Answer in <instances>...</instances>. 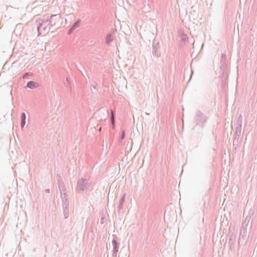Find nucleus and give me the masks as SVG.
Masks as SVG:
<instances>
[{
    "label": "nucleus",
    "mask_w": 257,
    "mask_h": 257,
    "mask_svg": "<svg viewBox=\"0 0 257 257\" xmlns=\"http://www.w3.org/2000/svg\"><path fill=\"white\" fill-rule=\"evenodd\" d=\"M91 181L89 179L81 178L77 182L75 191L77 193H81L87 191L90 186Z\"/></svg>",
    "instance_id": "1"
},
{
    "label": "nucleus",
    "mask_w": 257,
    "mask_h": 257,
    "mask_svg": "<svg viewBox=\"0 0 257 257\" xmlns=\"http://www.w3.org/2000/svg\"><path fill=\"white\" fill-rule=\"evenodd\" d=\"M52 28L48 21V18L46 20H40L37 28L38 35H40L43 33L48 34Z\"/></svg>",
    "instance_id": "2"
},
{
    "label": "nucleus",
    "mask_w": 257,
    "mask_h": 257,
    "mask_svg": "<svg viewBox=\"0 0 257 257\" xmlns=\"http://www.w3.org/2000/svg\"><path fill=\"white\" fill-rule=\"evenodd\" d=\"M207 117L200 111L198 110L195 114V120L196 125L203 127L206 122Z\"/></svg>",
    "instance_id": "3"
},
{
    "label": "nucleus",
    "mask_w": 257,
    "mask_h": 257,
    "mask_svg": "<svg viewBox=\"0 0 257 257\" xmlns=\"http://www.w3.org/2000/svg\"><path fill=\"white\" fill-rule=\"evenodd\" d=\"M152 54L154 57L157 58L160 57L161 55L159 42L156 39H154L153 41Z\"/></svg>",
    "instance_id": "4"
},
{
    "label": "nucleus",
    "mask_w": 257,
    "mask_h": 257,
    "mask_svg": "<svg viewBox=\"0 0 257 257\" xmlns=\"http://www.w3.org/2000/svg\"><path fill=\"white\" fill-rule=\"evenodd\" d=\"M242 121V116L241 114H239L236 122V127L234 134V137L239 138L241 132Z\"/></svg>",
    "instance_id": "5"
},
{
    "label": "nucleus",
    "mask_w": 257,
    "mask_h": 257,
    "mask_svg": "<svg viewBox=\"0 0 257 257\" xmlns=\"http://www.w3.org/2000/svg\"><path fill=\"white\" fill-rule=\"evenodd\" d=\"M112 245L113 246V250L111 257H117V254L119 247V244L117 242V236L116 235H113Z\"/></svg>",
    "instance_id": "6"
},
{
    "label": "nucleus",
    "mask_w": 257,
    "mask_h": 257,
    "mask_svg": "<svg viewBox=\"0 0 257 257\" xmlns=\"http://www.w3.org/2000/svg\"><path fill=\"white\" fill-rule=\"evenodd\" d=\"M220 68L222 71L223 75H225L226 73L227 62L226 55L224 53H222L221 55Z\"/></svg>",
    "instance_id": "7"
},
{
    "label": "nucleus",
    "mask_w": 257,
    "mask_h": 257,
    "mask_svg": "<svg viewBox=\"0 0 257 257\" xmlns=\"http://www.w3.org/2000/svg\"><path fill=\"white\" fill-rule=\"evenodd\" d=\"M60 16L59 15H52L51 16L50 19H48V21L51 25V27H53L57 25L59 21L60 20Z\"/></svg>",
    "instance_id": "8"
},
{
    "label": "nucleus",
    "mask_w": 257,
    "mask_h": 257,
    "mask_svg": "<svg viewBox=\"0 0 257 257\" xmlns=\"http://www.w3.org/2000/svg\"><path fill=\"white\" fill-rule=\"evenodd\" d=\"M40 86V85L36 82L31 80L27 82L26 86L25 88H29L31 89L37 88Z\"/></svg>",
    "instance_id": "9"
},
{
    "label": "nucleus",
    "mask_w": 257,
    "mask_h": 257,
    "mask_svg": "<svg viewBox=\"0 0 257 257\" xmlns=\"http://www.w3.org/2000/svg\"><path fill=\"white\" fill-rule=\"evenodd\" d=\"M251 217L250 216H247L243 222L242 223L241 228L240 230H247V227L248 226L249 222L250 221Z\"/></svg>",
    "instance_id": "10"
},
{
    "label": "nucleus",
    "mask_w": 257,
    "mask_h": 257,
    "mask_svg": "<svg viewBox=\"0 0 257 257\" xmlns=\"http://www.w3.org/2000/svg\"><path fill=\"white\" fill-rule=\"evenodd\" d=\"M246 233H247V230L244 231V230H240L239 237L238 239L239 245H240V242L242 241H244L245 239Z\"/></svg>",
    "instance_id": "11"
},
{
    "label": "nucleus",
    "mask_w": 257,
    "mask_h": 257,
    "mask_svg": "<svg viewBox=\"0 0 257 257\" xmlns=\"http://www.w3.org/2000/svg\"><path fill=\"white\" fill-rule=\"evenodd\" d=\"M26 115L25 112H23L21 114V128L23 130L26 124Z\"/></svg>",
    "instance_id": "12"
},
{
    "label": "nucleus",
    "mask_w": 257,
    "mask_h": 257,
    "mask_svg": "<svg viewBox=\"0 0 257 257\" xmlns=\"http://www.w3.org/2000/svg\"><path fill=\"white\" fill-rule=\"evenodd\" d=\"M236 241V237L229 238V247L231 251H233L235 247V243Z\"/></svg>",
    "instance_id": "13"
},
{
    "label": "nucleus",
    "mask_w": 257,
    "mask_h": 257,
    "mask_svg": "<svg viewBox=\"0 0 257 257\" xmlns=\"http://www.w3.org/2000/svg\"><path fill=\"white\" fill-rule=\"evenodd\" d=\"M125 194H123V195L120 198L119 201V205L118 206V211L119 212L120 210L123 208V204L125 200Z\"/></svg>",
    "instance_id": "14"
},
{
    "label": "nucleus",
    "mask_w": 257,
    "mask_h": 257,
    "mask_svg": "<svg viewBox=\"0 0 257 257\" xmlns=\"http://www.w3.org/2000/svg\"><path fill=\"white\" fill-rule=\"evenodd\" d=\"M113 40L112 34L111 33H109L107 34L105 38L106 44L109 45V43Z\"/></svg>",
    "instance_id": "15"
},
{
    "label": "nucleus",
    "mask_w": 257,
    "mask_h": 257,
    "mask_svg": "<svg viewBox=\"0 0 257 257\" xmlns=\"http://www.w3.org/2000/svg\"><path fill=\"white\" fill-rule=\"evenodd\" d=\"M58 186L60 193L66 192V188L64 182L58 184Z\"/></svg>",
    "instance_id": "16"
},
{
    "label": "nucleus",
    "mask_w": 257,
    "mask_h": 257,
    "mask_svg": "<svg viewBox=\"0 0 257 257\" xmlns=\"http://www.w3.org/2000/svg\"><path fill=\"white\" fill-rule=\"evenodd\" d=\"M81 22L80 19H78L71 27L74 30H75L79 26L80 23Z\"/></svg>",
    "instance_id": "17"
},
{
    "label": "nucleus",
    "mask_w": 257,
    "mask_h": 257,
    "mask_svg": "<svg viewBox=\"0 0 257 257\" xmlns=\"http://www.w3.org/2000/svg\"><path fill=\"white\" fill-rule=\"evenodd\" d=\"M61 197L62 199V201H65V200L68 201V196L66 193V192H64L60 193Z\"/></svg>",
    "instance_id": "18"
},
{
    "label": "nucleus",
    "mask_w": 257,
    "mask_h": 257,
    "mask_svg": "<svg viewBox=\"0 0 257 257\" xmlns=\"http://www.w3.org/2000/svg\"><path fill=\"white\" fill-rule=\"evenodd\" d=\"M69 206V202L68 200H65V201H62V207L63 209H68Z\"/></svg>",
    "instance_id": "19"
},
{
    "label": "nucleus",
    "mask_w": 257,
    "mask_h": 257,
    "mask_svg": "<svg viewBox=\"0 0 257 257\" xmlns=\"http://www.w3.org/2000/svg\"><path fill=\"white\" fill-rule=\"evenodd\" d=\"M56 180L57 181V184H60L61 183H63V181L62 180V178L60 175L57 174L56 175Z\"/></svg>",
    "instance_id": "20"
},
{
    "label": "nucleus",
    "mask_w": 257,
    "mask_h": 257,
    "mask_svg": "<svg viewBox=\"0 0 257 257\" xmlns=\"http://www.w3.org/2000/svg\"><path fill=\"white\" fill-rule=\"evenodd\" d=\"M69 208L68 209H63V213L65 218H67L69 216Z\"/></svg>",
    "instance_id": "21"
},
{
    "label": "nucleus",
    "mask_w": 257,
    "mask_h": 257,
    "mask_svg": "<svg viewBox=\"0 0 257 257\" xmlns=\"http://www.w3.org/2000/svg\"><path fill=\"white\" fill-rule=\"evenodd\" d=\"M228 236H229V238L236 237L235 235L234 234V233L231 230H230V229L229 230V231H228Z\"/></svg>",
    "instance_id": "22"
},
{
    "label": "nucleus",
    "mask_w": 257,
    "mask_h": 257,
    "mask_svg": "<svg viewBox=\"0 0 257 257\" xmlns=\"http://www.w3.org/2000/svg\"><path fill=\"white\" fill-rule=\"evenodd\" d=\"M239 143V138H236L235 137H234V140L233 142V145H237Z\"/></svg>",
    "instance_id": "23"
},
{
    "label": "nucleus",
    "mask_w": 257,
    "mask_h": 257,
    "mask_svg": "<svg viewBox=\"0 0 257 257\" xmlns=\"http://www.w3.org/2000/svg\"><path fill=\"white\" fill-rule=\"evenodd\" d=\"M124 138H125V131L124 130H123L122 131V134L120 138V142L121 143L122 142V141L124 139Z\"/></svg>",
    "instance_id": "24"
},
{
    "label": "nucleus",
    "mask_w": 257,
    "mask_h": 257,
    "mask_svg": "<svg viewBox=\"0 0 257 257\" xmlns=\"http://www.w3.org/2000/svg\"><path fill=\"white\" fill-rule=\"evenodd\" d=\"M33 74L32 73H30L29 72H26L24 75H23V78L24 79L25 78H28L29 76H31V75H32Z\"/></svg>",
    "instance_id": "25"
},
{
    "label": "nucleus",
    "mask_w": 257,
    "mask_h": 257,
    "mask_svg": "<svg viewBox=\"0 0 257 257\" xmlns=\"http://www.w3.org/2000/svg\"><path fill=\"white\" fill-rule=\"evenodd\" d=\"M111 124L112 125H114V122H115V119H114V115L113 114H111Z\"/></svg>",
    "instance_id": "26"
},
{
    "label": "nucleus",
    "mask_w": 257,
    "mask_h": 257,
    "mask_svg": "<svg viewBox=\"0 0 257 257\" xmlns=\"http://www.w3.org/2000/svg\"><path fill=\"white\" fill-rule=\"evenodd\" d=\"M105 218V215H103L101 217V219H100V222L101 224H103L104 223V219Z\"/></svg>",
    "instance_id": "27"
},
{
    "label": "nucleus",
    "mask_w": 257,
    "mask_h": 257,
    "mask_svg": "<svg viewBox=\"0 0 257 257\" xmlns=\"http://www.w3.org/2000/svg\"><path fill=\"white\" fill-rule=\"evenodd\" d=\"M74 30L72 28L70 27L67 32V34L68 35H71L74 32Z\"/></svg>",
    "instance_id": "28"
},
{
    "label": "nucleus",
    "mask_w": 257,
    "mask_h": 257,
    "mask_svg": "<svg viewBox=\"0 0 257 257\" xmlns=\"http://www.w3.org/2000/svg\"><path fill=\"white\" fill-rule=\"evenodd\" d=\"M64 84L66 87H68L69 86V81L67 77L66 78V82L64 83Z\"/></svg>",
    "instance_id": "29"
},
{
    "label": "nucleus",
    "mask_w": 257,
    "mask_h": 257,
    "mask_svg": "<svg viewBox=\"0 0 257 257\" xmlns=\"http://www.w3.org/2000/svg\"><path fill=\"white\" fill-rule=\"evenodd\" d=\"M16 28L17 29H18V28H21V24H20V23H19V24H18L16 25Z\"/></svg>",
    "instance_id": "30"
},
{
    "label": "nucleus",
    "mask_w": 257,
    "mask_h": 257,
    "mask_svg": "<svg viewBox=\"0 0 257 257\" xmlns=\"http://www.w3.org/2000/svg\"><path fill=\"white\" fill-rule=\"evenodd\" d=\"M93 88L94 89H96V86H95V85H93Z\"/></svg>",
    "instance_id": "31"
},
{
    "label": "nucleus",
    "mask_w": 257,
    "mask_h": 257,
    "mask_svg": "<svg viewBox=\"0 0 257 257\" xmlns=\"http://www.w3.org/2000/svg\"><path fill=\"white\" fill-rule=\"evenodd\" d=\"M47 192H49V189L47 190Z\"/></svg>",
    "instance_id": "32"
}]
</instances>
